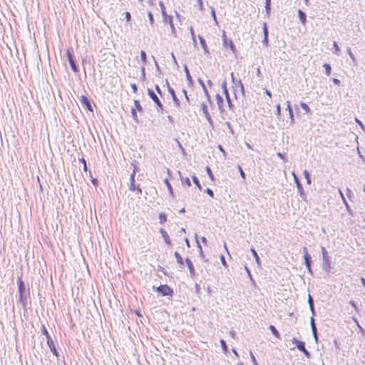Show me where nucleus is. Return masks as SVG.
I'll return each mask as SVG.
<instances>
[{
	"instance_id": "nucleus-12",
	"label": "nucleus",
	"mask_w": 365,
	"mask_h": 365,
	"mask_svg": "<svg viewBox=\"0 0 365 365\" xmlns=\"http://www.w3.org/2000/svg\"><path fill=\"white\" fill-rule=\"evenodd\" d=\"M298 16L302 23L304 24L307 21L306 14L302 10H299Z\"/></svg>"
},
{
	"instance_id": "nucleus-51",
	"label": "nucleus",
	"mask_w": 365,
	"mask_h": 365,
	"mask_svg": "<svg viewBox=\"0 0 365 365\" xmlns=\"http://www.w3.org/2000/svg\"><path fill=\"white\" fill-rule=\"evenodd\" d=\"M333 82L335 83V84H339V80L336 79V78H334L333 79Z\"/></svg>"
},
{
	"instance_id": "nucleus-60",
	"label": "nucleus",
	"mask_w": 365,
	"mask_h": 365,
	"mask_svg": "<svg viewBox=\"0 0 365 365\" xmlns=\"http://www.w3.org/2000/svg\"><path fill=\"white\" fill-rule=\"evenodd\" d=\"M202 241L205 242L206 239L205 237L202 238Z\"/></svg>"
},
{
	"instance_id": "nucleus-25",
	"label": "nucleus",
	"mask_w": 365,
	"mask_h": 365,
	"mask_svg": "<svg viewBox=\"0 0 365 365\" xmlns=\"http://www.w3.org/2000/svg\"><path fill=\"white\" fill-rule=\"evenodd\" d=\"M159 5H160V7L162 15L163 16H165L166 11H165V4H163V1H160L159 2Z\"/></svg>"
},
{
	"instance_id": "nucleus-43",
	"label": "nucleus",
	"mask_w": 365,
	"mask_h": 365,
	"mask_svg": "<svg viewBox=\"0 0 365 365\" xmlns=\"http://www.w3.org/2000/svg\"><path fill=\"white\" fill-rule=\"evenodd\" d=\"M312 330H313L314 336L317 338L316 327L314 326L313 321H312Z\"/></svg>"
},
{
	"instance_id": "nucleus-35",
	"label": "nucleus",
	"mask_w": 365,
	"mask_h": 365,
	"mask_svg": "<svg viewBox=\"0 0 365 365\" xmlns=\"http://www.w3.org/2000/svg\"><path fill=\"white\" fill-rule=\"evenodd\" d=\"M148 17H149L150 23L151 25H153V23H154L153 16V14H152V13L150 11H149L148 13Z\"/></svg>"
},
{
	"instance_id": "nucleus-42",
	"label": "nucleus",
	"mask_w": 365,
	"mask_h": 365,
	"mask_svg": "<svg viewBox=\"0 0 365 365\" xmlns=\"http://www.w3.org/2000/svg\"><path fill=\"white\" fill-rule=\"evenodd\" d=\"M304 259H305V262H306L307 266L309 267V257H308V254L307 253L305 254Z\"/></svg>"
},
{
	"instance_id": "nucleus-3",
	"label": "nucleus",
	"mask_w": 365,
	"mask_h": 365,
	"mask_svg": "<svg viewBox=\"0 0 365 365\" xmlns=\"http://www.w3.org/2000/svg\"><path fill=\"white\" fill-rule=\"evenodd\" d=\"M292 342L294 344H295V345L297 346V349H298L299 351H302V352L304 354V355H305L306 356H309V351H308L306 349V348H305L304 342L298 340V339H296V338H293V339H292Z\"/></svg>"
},
{
	"instance_id": "nucleus-38",
	"label": "nucleus",
	"mask_w": 365,
	"mask_h": 365,
	"mask_svg": "<svg viewBox=\"0 0 365 365\" xmlns=\"http://www.w3.org/2000/svg\"><path fill=\"white\" fill-rule=\"evenodd\" d=\"M125 19H126L127 21H130L131 16H130V14L129 12L126 11L125 13Z\"/></svg>"
},
{
	"instance_id": "nucleus-13",
	"label": "nucleus",
	"mask_w": 365,
	"mask_h": 365,
	"mask_svg": "<svg viewBox=\"0 0 365 365\" xmlns=\"http://www.w3.org/2000/svg\"><path fill=\"white\" fill-rule=\"evenodd\" d=\"M169 92L170 93L171 96H172V98H173V101L175 102V103L176 104V106H179L180 103H179V101L178 99L177 98V96L175 95V93L174 91V90L173 88H169Z\"/></svg>"
},
{
	"instance_id": "nucleus-6",
	"label": "nucleus",
	"mask_w": 365,
	"mask_h": 365,
	"mask_svg": "<svg viewBox=\"0 0 365 365\" xmlns=\"http://www.w3.org/2000/svg\"><path fill=\"white\" fill-rule=\"evenodd\" d=\"M163 16L164 21L166 23H168L170 24L171 31H172V34L175 36V28H174V25H173V17L171 16L167 15V14H165V16Z\"/></svg>"
},
{
	"instance_id": "nucleus-40",
	"label": "nucleus",
	"mask_w": 365,
	"mask_h": 365,
	"mask_svg": "<svg viewBox=\"0 0 365 365\" xmlns=\"http://www.w3.org/2000/svg\"><path fill=\"white\" fill-rule=\"evenodd\" d=\"M206 192L211 197H214V193L212 192V190H210V188H207L206 190Z\"/></svg>"
},
{
	"instance_id": "nucleus-30",
	"label": "nucleus",
	"mask_w": 365,
	"mask_h": 365,
	"mask_svg": "<svg viewBox=\"0 0 365 365\" xmlns=\"http://www.w3.org/2000/svg\"><path fill=\"white\" fill-rule=\"evenodd\" d=\"M185 262H186V263H187V266H188V267H189L190 270L191 272H192V270H194V267H193L192 263V262L190 261V259H188V258H187V259H185Z\"/></svg>"
},
{
	"instance_id": "nucleus-50",
	"label": "nucleus",
	"mask_w": 365,
	"mask_h": 365,
	"mask_svg": "<svg viewBox=\"0 0 365 365\" xmlns=\"http://www.w3.org/2000/svg\"><path fill=\"white\" fill-rule=\"evenodd\" d=\"M265 93H266V94H267L269 98H271V97H272V94H271V93H270L268 90H267V89H266V90H265Z\"/></svg>"
},
{
	"instance_id": "nucleus-52",
	"label": "nucleus",
	"mask_w": 365,
	"mask_h": 365,
	"mask_svg": "<svg viewBox=\"0 0 365 365\" xmlns=\"http://www.w3.org/2000/svg\"><path fill=\"white\" fill-rule=\"evenodd\" d=\"M132 88H133V90L135 92V91H137V86H136V85L133 84V85H132Z\"/></svg>"
},
{
	"instance_id": "nucleus-15",
	"label": "nucleus",
	"mask_w": 365,
	"mask_h": 365,
	"mask_svg": "<svg viewBox=\"0 0 365 365\" xmlns=\"http://www.w3.org/2000/svg\"><path fill=\"white\" fill-rule=\"evenodd\" d=\"M287 110L289 111V118L291 119V121L292 122L294 120L293 111L290 103L289 101H287Z\"/></svg>"
},
{
	"instance_id": "nucleus-45",
	"label": "nucleus",
	"mask_w": 365,
	"mask_h": 365,
	"mask_svg": "<svg viewBox=\"0 0 365 365\" xmlns=\"http://www.w3.org/2000/svg\"><path fill=\"white\" fill-rule=\"evenodd\" d=\"M277 115H279L280 113V105L279 104H278L277 106Z\"/></svg>"
},
{
	"instance_id": "nucleus-10",
	"label": "nucleus",
	"mask_w": 365,
	"mask_h": 365,
	"mask_svg": "<svg viewBox=\"0 0 365 365\" xmlns=\"http://www.w3.org/2000/svg\"><path fill=\"white\" fill-rule=\"evenodd\" d=\"M41 331H42L43 334L45 335L47 339V343L48 344H50V341L52 342L51 339V336L44 325L41 326Z\"/></svg>"
},
{
	"instance_id": "nucleus-58",
	"label": "nucleus",
	"mask_w": 365,
	"mask_h": 365,
	"mask_svg": "<svg viewBox=\"0 0 365 365\" xmlns=\"http://www.w3.org/2000/svg\"><path fill=\"white\" fill-rule=\"evenodd\" d=\"M190 31H191L192 34H193V29L192 27L190 28Z\"/></svg>"
},
{
	"instance_id": "nucleus-54",
	"label": "nucleus",
	"mask_w": 365,
	"mask_h": 365,
	"mask_svg": "<svg viewBox=\"0 0 365 365\" xmlns=\"http://www.w3.org/2000/svg\"><path fill=\"white\" fill-rule=\"evenodd\" d=\"M361 283L363 284V285L365 287V279L364 278H361Z\"/></svg>"
},
{
	"instance_id": "nucleus-17",
	"label": "nucleus",
	"mask_w": 365,
	"mask_h": 365,
	"mask_svg": "<svg viewBox=\"0 0 365 365\" xmlns=\"http://www.w3.org/2000/svg\"><path fill=\"white\" fill-rule=\"evenodd\" d=\"M216 100H217V104L220 109H222V103H223V99L219 95H216Z\"/></svg>"
},
{
	"instance_id": "nucleus-46",
	"label": "nucleus",
	"mask_w": 365,
	"mask_h": 365,
	"mask_svg": "<svg viewBox=\"0 0 365 365\" xmlns=\"http://www.w3.org/2000/svg\"><path fill=\"white\" fill-rule=\"evenodd\" d=\"M155 90L158 91V93H161L160 88L158 85L155 86Z\"/></svg>"
},
{
	"instance_id": "nucleus-41",
	"label": "nucleus",
	"mask_w": 365,
	"mask_h": 365,
	"mask_svg": "<svg viewBox=\"0 0 365 365\" xmlns=\"http://www.w3.org/2000/svg\"><path fill=\"white\" fill-rule=\"evenodd\" d=\"M218 149L222 153L223 155L225 156L226 155V152L225 150L223 149L222 146L219 145H218Z\"/></svg>"
},
{
	"instance_id": "nucleus-9",
	"label": "nucleus",
	"mask_w": 365,
	"mask_h": 365,
	"mask_svg": "<svg viewBox=\"0 0 365 365\" xmlns=\"http://www.w3.org/2000/svg\"><path fill=\"white\" fill-rule=\"evenodd\" d=\"M130 190L133 192L136 191L137 194H138V195H141V193H142L141 188L139 186H136L135 182L130 184Z\"/></svg>"
},
{
	"instance_id": "nucleus-27",
	"label": "nucleus",
	"mask_w": 365,
	"mask_h": 365,
	"mask_svg": "<svg viewBox=\"0 0 365 365\" xmlns=\"http://www.w3.org/2000/svg\"><path fill=\"white\" fill-rule=\"evenodd\" d=\"M79 161L82 163V165H83V170L85 172H87L88 168H87V164H86V160L82 158L79 159Z\"/></svg>"
},
{
	"instance_id": "nucleus-16",
	"label": "nucleus",
	"mask_w": 365,
	"mask_h": 365,
	"mask_svg": "<svg viewBox=\"0 0 365 365\" xmlns=\"http://www.w3.org/2000/svg\"><path fill=\"white\" fill-rule=\"evenodd\" d=\"M164 182H165V184L166 185V186H167V187H168V191H169L170 194L171 195H173V187H172L171 184L170 183V182H169L168 179V178L165 179V180H164Z\"/></svg>"
},
{
	"instance_id": "nucleus-19",
	"label": "nucleus",
	"mask_w": 365,
	"mask_h": 365,
	"mask_svg": "<svg viewBox=\"0 0 365 365\" xmlns=\"http://www.w3.org/2000/svg\"><path fill=\"white\" fill-rule=\"evenodd\" d=\"M174 255L175 257L177 262L179 264L182 265L183 264V259H182V257L180 256V255L178 252H175Z\"/></svg>"
},
{
	"instance_id": "nucleus-59",
	"label": "nucleus",
	"mask_w": 365,
	"mask_h": 365,
	"mask_svg": "<svg viewBox=\"0 0 365 365\" xmlns=\"http://www.w3.org/2000/svg\"><path fill=\"white\" fill-rule=\"evenodd\" d=\"M341 195L342 198H343V199H344V196H343V193H342V192H341Z\"/></svg>"
},
{
	"instance_id": "nucleus-20",
	"label": "nucleus",
	"mask_w": 365,
	"mask_h": 365,
	"mask_svg": "<svg viewBox=\"0 0 365 365\" xmlns=\"http://www.w3.org/2000/svg\"><path fill=\"white\" fill-rule=\"evenodd\" d=\"M206 172L210 178V179L213 181L215 180V177H214V175L210 169V168L209 166H207L206 167Z\"/></svg>"
},
{
	"instance_id": "nucleus-5",
	"label": "nucleus",
	"mask_w": 365,
	"mask_h": 365,
	"mask_svg": "<svg viewBox=\"0 0 365 365\" xmlns=\"http://www.w3.org/2000/svg\"><path fill=\"white\" fill-rule=\"evenodd\" d=\"M80 101L82 106H84L88 110L92 113L93 112L91 103L86 96H81L80 98Z\"/></svg>"
},
{
	"instance_id": "nucleus-7",
	"label": "nucleus",
	"mask_w": 365,
	"mask_h": 365,
	"mask_svg": "<svg viewBox=\"0 0 365 365\" xmlns=\"http://www.w3.org/2000/svg\"><path fill=\"white\" fill-rule=\"evenodd\" d=\"M160 232L163 237V238L164 239L165 243L170 245V237H169V235L168 234V232L163 228H161L160 230Z\"/></svg>"
},
{
	"instance_id": "nucleus-1",
	"label": "nucleus",
	"mask_w": 365,
	"mask_h": 365,
	"mask_svg": "<svg viewBox=\"0 0 365 365\" xmlns=\"http://www.w3.org/2000/svg\"><path fill=\"white\" fill-rule=\"evenodd\" d=\"M231 78L232 81V88L234 89L235 95L238 92L240 94L243 95L244 93V86L241 81V80H235L234 78V73H231Z\"/></svg>"
},
{
	"instance_id": "nucleus-34",
	"label": "nucleus",
	"mask_w": 365,
	"mask_h": 365,
	"mask_svg": "<svg viewBox=\"0 0 365 365\" xmlns=\"http://www.w3.org/2000/svg\"><path fill=\"white\" fill-rule=\"evenodd\" d=\"M192 180H193L194 183H195V184L198 187H200V182H199V180H198L197 178L195 175H194V176H192Z\"/></svg>"
},
{
	"instance_id": "nucleus-49",
	"label": "nucleus",
	"mask_w": 365,
	"mask_h": 365,
	"mask_svg": "<svg viewBox=\"0 0 365 365\" xmlns=\"http://www.w3.org/2000/svg\"><path fill=\"white\" fill-rule=\"evenodd\" d=\"M230 45L232 50H234L235 46L232 41H230Z\"/></svg>"
},
{
	"instance_id": "nucleus-53",
	"label": "nucleus",
	"mask_w": 365,
	"mask_h": 365,
	"mask_svg": "<svg viewBox=\"0 0 365 365\" xmlns=\"http://www.w3.org/2000/svg\"><path fill=\"white\" fill-rule=\"evenodd\" d=\"M355 321H356V324H357V325H358L359 328L360 329V330H361V331H364L363 328H362V327L359 324V323H358L357 320H356V319H355Z\"/></svg>"
},
{
	"instance_id": "nucleus-56",
	"label": "nucleus",
	"mask_w": 365,
	"mask_h": 365,
	"mask_svg": "<svg viewBox=\"0 0 365 365\" xmlns=\"http://www.w3.org/2000/svg\"><path fill=\"white\" fill-rule=\"evenodd\" d=\"M334 47H336V48H338V46H337L336 43H335V42H334Z\"/></svg>"
},
{
	"instance_id": "nucleus-26",
	"label": "nucleus",
	"mask_w": 365,
	"mask_h": 365,
	"mask_svg": "<svg viewBox=\"0 0 365 365\" xmlns=\"http://www.w3.org/2000/svg\"><path fill=\"white\" fill-rule=\"evenodd\" d=\"M220 344H221V346H222V349L224 351H227V346L226 344V342L224 339H220Z\"/></svg>"
},
{
	"instance_id": "nucleus-44",
	"label": "nucleus",
	"mask_w": 365,
	"mask_h": 365,
	"mask_svg": "<svg viewBox=\"0 0 365 365\" xmlns=\"http://www.w3.org/2000/svg\"><path fill=\"white\" fill-rule=\"evenodd\" d=\"M270 1L271 0H266V9H269Z\"/></svg>"
},
{
	"instance_id": "nucleus-24",
	"label": "nucleus",
	"mask_w": 365,
	"mask_h": 365,
	"mask_svg": "<svg viewBox=\"0 0 365 365\" xmlns=\"http://www.w3.org/2000/svg\"><path fill=\"white\" fill-rule=\"evenodd\" d=\"M159 220L160 223H164L167 221V215L165 213L159 214Z\"/></svg>"
},
{
	"instance_id": "nucleus-48",
	"label": "nucleus",
	"mask_w": 365,
	"mask_h": 365,
	"mask_svg": "<svg viewBox=\"0 0 365 365\" xmlns=\"http://www.w3.org/2000/svg\"><path fill=\"white\" fill-rule=\"evenodd\" d=\"M304 174L306 175V178H307L308 182L310 183V180L309 179V174H308L307 171H304Z\"/></svg>"
},
{
	"instance_id": "nucleus-14",
	"label": "nucleus",
	"mask_w": 365,
	"mask_h": 365,
	"mask_svg": "<svg viewBox=\"0 0 365 365\" xmlns=\"http://www.w3.org/2000/svg\"><path fill=\"white\" fill-rule=\"evenodd\" d=\"M222 89H223V92L226 96V98L228 101V103L230 102V96H229V93H228V91H227V83L226 82H224L222 85Z\"/></svg>"
},
{
	"instance_id": "nucleus-36",
	"label": "nucleus",
	"mask_w": 365,
	"mask_h": 365,
	"mask_svg": "<svg viewBox=\"0 0 365 365\" xmlns=\"http://www.w3.org/2000/svg\"><path fill=\"white\" fill-rule=\"evenodd\" d=\"M238 170L240 171V175L243 180L245 179V173L242 170V168L240 166L238 167Z\"/></svg>"
},
{
	"instance_id": "nucleus-28",
	"label": "nucleus",
	"mask_w": 365,
	"mask_h": 365,
	"mask_svg": "<svg viewBox=\"0 0 365 365\" xmlns=\"http://www.w3.org/2000/svg\"><path fill=\"white\" fill-rule=\"evenodd\" d=\"M182 183L185 185L187 187H190L191 185L190 180L189 178H185L182 180Z\"/></svg>"
},
{
	"instance_id": "nucleus-57",
	"label": "nucleus",
	"mask_w": 365,
	"mask_h": 365,
	"mask_svg": "<svg viewBox=\"0 0 365 365\" xmlns=\"http://www.w3.org/2000/svg\"><path fill=\"white\" fill-rule=\"evenodd\" d=\"M197 1H198V2H199L200 4H202V0H197Z\"/></svg>"
},
{
	"instance_id": "nucleus-31",
	"label": "nucleus",
	"mask_w": 365,
	"mask_h": 365,
	"mask_svg": "<svg viewBox=\"0 0 365 365\" xmlns=\"http://www.w3.org/2000/svg\"><path fill=\"white\" fill-rule=\"evenodd\" d=\"M140 58H141V61L143 63L146 61L147 56H146V53L144 51H141V52H140Z\"/></svg>"
},
{
	"instance_id": "nucleus-29",
	"label": "nucleus",
	"mask_w": 365,
	"mask_h": 365,
	"mask_svg": "<svg viewBox=\"0 0 365 365\" xmlns=\"http://www.w3.org/2000/svg\"><path fill=\"white\" fill-rule=\"evenodd\" d=\"M300 106L302 108V109L304 110H305L307 113H309L310 111V108L308 106V105H307L306 103H300Z\"/></svg>"
},
{
	"instance_id": "nucleus-18",
	"label": "nucleus",
	"mask_w": 365,
	"mask_h": 365,
	"mask_svg": "<svg viewBox=\"0 0 365 365\" xmlns=\"http://www.w3.org/2000/svg\"><path fill=\"white\" fill-rule=\"evenodd\" d=\"M134 108L138 112H142L143 108L138 100H134Z\"/></svg>"
},
{
	"instance_id": "nucleus-22",
	"label": "nucleus",
	"mask_w": 365,
	"mask_h": 365,
	"mask_svg": "<svg viewBox=\"0 0 365 365\" xmlns=\"http://www.w3.org/2000/svg\"><path fill=\"white\" fill-rule=\"evenodd\" d=\"M131 114H132V117H133L134 121L135 123H138V115H137V110H135V108H132Z\"/></svg>"
},
{
	"instance_id": "nucleus-62",
	"label": "nucleus",
	"mask_w": 365,
	"mask_h": 365,
	"mask_svg": "<svg viewBox=\"0 0 365 365\" xmlns=\"http://www.w3.org/2000/svg\"><path fill=\"white\" fill-rule=\"evenodd\" d=\"M364 191L365 192V185H364Z\"/></svg>"
},
{
	"instance_id": "nucleus-21",
	"label": "nucleus",
	"mask_w": 365,
	"mask_h": 365,
	"mask_svg": "<svg viewBox=\"0 0 365 365\" xmlns=\"http://www.w3.org/2000/svg\"><path fill=\"white\" fill-rule=\"evenodd\" d=\"M202 109L203 113L205 114L206 118L207 119H209L210 118V115H209V113H208V110H207V107L206 104H205V103L202 104Z\"/></svg>"
},
{
	"instance_id": "nucleus-32",
	"label": "nucleus",
	"mask_w": 365,
	"mask_h": 365,
	"mask_svg": "<svg viewBox=\"0 0 365 365\" xmlns=\"http://www.w3.org/2000/svg\"><path fill=\"white\" fill-rule=\"evenodd\" d=\"M251 252H252V253L253 255V257H255V260L257 262H258L259 258V256H258L256 250L254 248H251Z\"/></svg>"
},
{
	"instance_id": "nucleus-61",
	"label": "nucleus",
	"mask_w": 365,
	"mask_h": 365,
	"mask_svg": "<svg viewBox=\"0 0 365 365\" xmlns=\"http://www.w3.org/2000/svg\"><path fill=\"white\" fill-rule=\"evenodd\" d=\"M184 93L186 95V91L183 90Z\"/></svg>"
},
{
	"instance_id": "nucleus-11",
	"label": "nucleus",
	"mask_w": 365,
	"mask_h": 365,
	"mask_svg": "<svg viewBox=\"0 0 365 365\" xmlns=\"http://www.w3.org/2000/svg\"><path fill=\"white\" fill-rule=\"evenodd\" d=\"M269 330L271 331V332L272 333V334L277 338V339H280V334L279 333V331L277 330V329L274 327V326L273 325H270L269 327Z\"/></svg>"
},
{
	"instance_id": "nucleus-33",
	"label": "nucleus",
	"mask_w": 365,
	"mask_h": 365,
	"mask_svg": "<svg viewBox=\"0 0 365 365\" xmlns=\"http://www.w3.org/2000/svg\"><path fill=\"white\" fill-rule=\"evenodd\" d=\"M263 31H264V38L267 40V36H268V30H267V27L266 23L264 24Z\"/></svg>"
},
{
	"instance_id": "nucleus-37",
	"label": "nucleus",
	"mask_w": 365,
	"mask_h": 365,
	"mask_svg": "<svg viewBox=\"0 0 365 365\" xmlns=\"http://www.w3.org/2000/svg\"><path fill=\"white\" fill-rule=\"evenodd\" d=\"M135 172L133 171V173L130 175V183L135 182Z\"/></svg>"
},
{
	"instance_id": "nucleus-8",
	"label": "nucleus",
	"mask_w": 365,
	"mask_h": 365,
	"mask_svg": "<svg viewBox=\"0 0 365 365\" xmlns=\"http://www.w3.org/2000/svg\"><path fill=\"white\" fill-rule=\"evenodd\" d=\"M67 56H68V61L70 63L71 67L72 68L73 71H76L77 69H76V63L74 62L72 55L71 54V53L68 51L67 52Z\"/></svg>"
},
{
	"instance_id": "nucleus-55",
	"label": "nucleus",
	"mask_w": 365,
	"mask_h": 365,
	"mask_svg": "<svg viewBox=\"0 0 365 365\" xmlns=\"http://www.w3.org/2000/svg\"><path fill=\"white\" fill-rule=\"evenodd\" d=\"M223 39H224V41L226 42V35L225 33L223 34Z\"/></svg>"
},
{
	"instance_id": "nucleus-39",
	"label": "nucleus",
	"mask_w": 365,
	"mask_h": 365,
	"mask_svg": "<svg viewBox=\"0 0 365 365\" xmlns=\"http://www.w3.org/2000/svg\"><path fill=\"white\" fill-rule=\"evenodd\" d=\"M18 284H19V289L20 291H21V289L24 287V284H23V282L21 281V279H19Z\"/></svg>"
},
{
	"instance_id": "nucleus-4",
	"label": "nucleus",
	"mask_w": 365,
	"mask_h": 365,
	"mask_svg": "<svg viewBox=\"0 0 365 365\" xmlns=\"http://www.w3.org/2000/svg\"><path fill=\"white\" fill-rule=\"evenodd\" d=\"M158 292H161L163 296H171L173 293V290L167 284H161L157 287Z\"/></svg>"
},
{
	"instance_id": "nucleus-2",
	"label": "nucleus",
	"mask_w": 365,
	"mask_h": 365,
	"mask_svg": "<svg viewBox=\"0 0 365 365\" xmlns=\"http://www.w3.org/2000/svg\"><path fill=\"white\" fill-rule=\"evenodd\" d=\"M148 94L150 96V98L155 102V103L157 106V110L158 111H161L163 108V106L162 103L160 102V99L158 98V96L155 93V92L151 90H148Z\"/></svg>"
},
{
	"instance_id": "nucleus-23",
	"label": "nucleus",
	"mask_w": 365,
	"mask_h": 365,
	"mask_svg": "<svg viewBox=\"0 0 365 365\" xmlns=\"http://www.w3.org/2000/svg\"><path fill=\"white\" fill-rule=\"evenodd\" d=\"M323 67L325 68V71H326V74L327 76H330L331 74V66L329 64V63H324L323 65Z\"/></svg>"
},
{
	"instance_id": "nucleus-47",
	"label": "nucleus",
	"mask_w": 365,
	"mask_h": 365,
	"mask_svg": "<svg viewBox=\"0 0 365 365\" xmlns=\"http://www.w3.org/2000/svg\"><path fill=\"white\" fill-rule=\"evenodd\" d=\"M355 120H356V123H357L360 126H361V127H363V126H364V125H363V124H362V123H361L359 119L356 118V119H355Z\"/></svg>"
}]
</instances>
